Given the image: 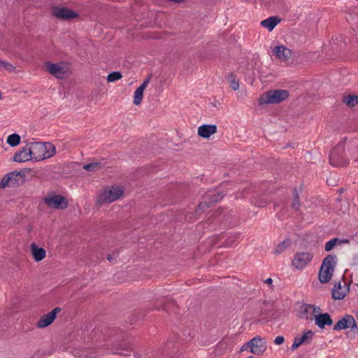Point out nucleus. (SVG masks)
I'll use <instances>...</instances> for the list:
<instances>
[{
    "label": "nucleus",
    "instance_id": "nucleus-29",
    "mask_svg": "<svg viewBox=\"0 0 358 358\" xmlns=\"http://www.w3.org/2000/svg\"><path fill=\"white\" fill-rule=\"evenodd\" d=\"M289 243L287 241H282L275 248L274 253L275 255H280L283 252L285 249L288 247Z\"/></svg>",
    "mask_w": 358,
    "mask_h": 358
},
{
    "label": "nucleus",
    "instance_id": "nucleus-34",
    "mask_svg": "<svg viewBox=\"0 0 358 358\" xmlns=\"http://www.w3.org/2000/svg\"><path fill=\"white\" fill-rule=\"evenodd\" d=\"M334 152H331L330 156H329V159H330V162L331 164L334 165V166H338L339 165L338 164H336V163H334Z\"/></svg>",
    "mask_w": 358,
    "mask_h": 358
},
{
    "label": "nucleus",
    "instance_id": "nucleus-6",
    "mask_svg": "<svg viewBox=\"0 0 358 358\" xmlns=\"http://www.w3.org/2000/svg\"><path fill=\"white\" fill-rule=\"evenodd\" d=\"M313 255L310 252H298L292 260L291 266L296 270H303L312 261Z\"/></svg>",
    "mask_w": 358,
    "mask_h": 358
},
{
    "label": "nucleus",
    "instance_id": "nucleus-35",
    "mask_svg": "<svg viewBox=\"0 0 358 358\" xmlns=\"http://www.w3.org/2000/svg\"><path fill=\"white\" fill-rule=\"evenodd\" d=\"M354 264H358V255H355L353 258Z\"/></svg>",
    "mask_w": 358,
    "mask_h": 358
},
{
    "label": "nucleus",
    "instance_id": "nucleus-5",
    "mask_svg": "<svg viewBox=\"0 0 358 358\" xmlns=\"http://www.w3.org/2000/svg\"><path fill=\"white\" fill-rule=\"evenodd\" d=\"M124 190L119 186H112L103 189L98 196L99 203H110L121 198Z\"/></svg>",
    "mask_w": 358,
    "mask_h": 358
},
{
    "label": "nucleus",
    "instance_id": "nucleus-30",
    "mask_svg": "<svg viewBox=\"0 0 358 358\" xmlns=\"http://www.w3.org/2000/svg\"><path fill=\"white\" fill-rule=\"evenodd\" d=\"M99 166L98 163H92L85 165L83 168L87 171H94Z\"/></svg>",
    "mask_w": 358,
    "mask_h": 358
},
{
    "label": "nucleus",
    "instance_id": "nucleus-9",
    "mask_svg": "<svg viewBox=\"0 0 358 358\" xmlns=\"http://www.w3.org/2000/svg\"><path fill=\"white\" fill-rule=\"evenodd\" d=\"M52 14L57 18L62 20H70L78 16L77 12L66 7H55Z\"/></svg>",
    "mask_w": 358,
    "mask_h": 358
},
{
    "label": "nucleus",
    "instance_id": "nucleus-15",
    "mask_svg": "<svg viewBox=\"0 0 358 358\" xmlns=\"http://www.w3.org/2000/svg\"><path fill=\"white\" fill-rule=\"evenodd\" d=\"M314 332L311 330L306 331L302 336H297L294 338L293 344L291 347L292 350H295L303 344H308L311 342Z\"/></svg>",
    "mask_w": 358,
    "mask_h": 358
},
{
    "label": "nucleus",
    "instance_id": "nucleus-25",
    "mask_svg": "<svg viewBox=\"0 0 358 358\" xmlns=\"http://www.w3.org/2000/svg\"><path fill=\"white\" fill-rule=\"evenodd\" d=\"M343 101L348 106L352 107L358 103V96L355 95H348L344 98Z\"/></svg>",
    "mask_w": 358,
    "mask_h": 358
},
{
    "label": "nucleus",
    "instance_id": "nucleus-10",
    "mask_svg": "<svg viewBox=\"0 0 358 358\" xmlns=\"http://www.w3.org/2000/svg\"><path fill=\"white\" fill-rule=\"evenodd\" d=\"M346 329H357V322L352 315H346L334 327V329L336 331Z\"/></svg>",
    "mask_w": 358,
    "mask_h": 358
},
{
    "label": "nucleus",
    "instance_id": "nucleus-31",
    "mask_svg": "<svg viewBox=\"0 0 358 358\" xmlns=\"http://www.w3.org/2000/svg\"><path fill=\"white\" fill-rule=\"evenodd\" d=\"M285 341V338L283 336H278L277 337H275V340H274V343L275 345H280L281 344H282Z\"/></svg>",
    "mask_w": 358,
    "mask_h": 358
},
{
    "label": "nucleus",
    "instance_id": "nucleus-26",
    "mask_svg": "<svg viewBox=\"0 0 358 358\" xmlns=\"http://www.w3.org/2000/svg\"><path fill=\"white\" fill-rule=\"evenodd\" d=\"M229 85L231 88L234 90H237L239 88V81L236 79V76L234 74H230L227 77Z\"/></svg>",
    "mask_w": 358,
    "mask_h": 358
},
{
    "label": "nucleus",
    "instance_id": "nucleus-22",
    "mask_svg": "<svg viewBox=\"0 0 358 358\" xmlns=\"http://www.w3.org/2000/svg\"><path fill=\"white\" fill-rule=\"evenodd\" d=\"M280 22V20L278 17H270L262 21L261 25L271 31Z\"/></svg>",
    "mask_w": 358,
    "mask_h": 358
},
{
    "label": "nucleus",
    "instance_id": "nucleus-11",
    "mask_svg": "<svg viewBox=\"0 0 358 358\" xmlns=\"http://www.w3.org/2000/svg\"><path fill=\"white\" fill-rule=\"evenodd\" d=\"M320 310L319 306L310 304H302L299 308L300 317L306 320H313Z\"/></svg>",
    "mask_w": 358,
    "mask_h": 358
},
{
    "label": "nucleus",
    "instance_id": "nucleus-18",
    "mask_svg": "<svg viewBox=\"0 0 358 358\" xmlns=\"http://www.w3.org/2000/svg\"><path fill=\"white\" fill-rule=\"evenodd\" d=\"M349 291V287L346 282L342 285L341 282L335 285L332 290V297L334 299H343Z\"/></svg>",
    "mask_w": 358,
    "mask_h": 358
},
{
    "label": "nucleus",
    "instance_id": "nucleus-3",
    "mask_svg": "<svg viewBox=\"0 0 358 358\" xmlns=\"http://www.w3.org/2000/svg\"><path fill=\"white\" fill-rule=\"evenodd\" d=\"M43 68L52 76L58 79H64L71 73L70 66L66 63H52L45 62L43 64Z\"/></svg>",
    "mask_w": 358,
    "mask_h": 358
},
{
    "label": "nucleus",
    "instance_id": "nucleus-32",
    "mask_svg": "<svg viewBox=\"0 0 358 358\" xmlns=\"http://www.w3.org/2000/svg\"><path fill=\"white\" fill-rule=\"evenodd\" d=\"M248 349L250 350V346L249 345V341L247 342L245 344H244L243 345H242V347L241 348V352H243V351H246L248 350Z\"/></svg>",
    "mask_w": 358,
    "mask_h": 358
},
{
    "label": "nucleus",
    "instance_id": "nucleus-27",
    "mask_svg": "<svg viewBox=\"0 0 358 358\" xmlns=\"http://www.w3.org/2000/svg\"><path fill=\"white\" fill-rule=\"evenodd\" d=\"M122 74L118 71H114L109 73L107 76V81L108 83H113L117 80H119L122 78Z\"/></svg>",
    "mask_w": 358,
    "mask_h": 358
},
{
    "label": "nucleus",
    "instance_id": "nucleus-37",
    "mask_svg": "<svg viewBox=\"0 0 358 358\" xmlns=\"http://www.w3.org/2000/svg\"><path fill=\"white\" fill-rule=\"evenodd\" d=\"M357 285H358V284H357Z\"/></svg>",
    "mask_w": 358,
    "mask_h": 358
},
{
    "label": "nucleus",
    "instance_id": "nucleus-23",
    "mask_svg": "<svg viewBox=\"0 0 358 358\" xmlns=\"http://www.w3.org/2000/svg\"><path fill=\"white\" fill-rule=\"evenodd\" d=\"M21 137L17 134H12L7 137L6 143L11 147H15L20 143Z\"/></svg>",
    "mask_w": 358,
    "mask_h": 358
},
{
    "label": "nucleus",
    "instance_id": "nucleus-14",
    "mask_svg": "<svg viewBox=\"0 0 358 358\" xmlns=\"http://www.w3.org/2000/svg\"><path fill=\"white\" fill-rule=\"evenodd\" d=\"M61 309L55 308L48 314L43 315L37 322V327L39 328H45L53 322L56 318L57 314L59 313Z\"/></svg>",
    "mask_w": 358,
    "mask_h": 358
},
{
    "label": "nucleus",
    "instance_id": "nucleus-16",
    "mask_svg": "<svg viewBox=\"0 0 358 358\" xmlns=\"http://www.w3.org/2000/svg\"><path fill=\"white\" fill-rule=\"evenodd\" d=\"M30 252L33 259L36 262H41L46 257L45 250L43 247L38 245L36 243H31Z\"/></svg>",
    "mask_w": 358,
    "mask_h": 358
},
{
    "label": "nucleus",
    "instance_id": "nucleus-17",
    "mask_svg": "<svg viewBox=\"0 0 358 358\" xmlns=\"http://www.w3.org/2000/svg\"><path fill=\"white\" fill-rule=\"evenodd\" d=\"M217 131L215 124H202L197 129V134L203 138H209Z\"/></svg>",
    "mask_w": 358,
    "mask_h": 358
},
{
    "label": "nucleus",
    "instance_id": "nucleus-13",
    "mask_svg": "<svg viewBox=\"0 0 358 358\" xmlns=\"http://www.w3.org/2000/svg\"><path fill=\"white\" fill-rule=\"evenodd\" d=\"M30 160H34L31 155L29 143L26 146L22 148L20 150L15 152L13 156V161L19 163L26 162Z\"/></svg>",
    "mask_w": 358,
    "mask_h": 358
},
{
    "label": "nucleus",
    "instance_id": "nucleus-12",
    "mask_svg": "<svg viewBox=\"0 0 358 358\" xmlns=\"http://www.w3.org/2000/svg\"><path fill=\"white\" fill-rule=\"evenodd\" d=\"M315 324L320 329H324L327 326L330 327L333 324V320L329 313H322L321 308L316 313L314 317Z\"/></svg>",
    "mask_w": 358,
    "mask_h": 358
},
{
    "label": "nucleus",
    "instance_id": "nucleus-24",
    "mask_svg": "<svg viewBox=\"0 0 358 358\" xmlns=\"http://www.w3.org/2000/svg\"><path fill=\"white\" fill-rule=\"evenodd\" d=\"M348 243V240L341 241L338 238H333L329 241L325 245V250L329 252L331 251L337 243Z\"/></svg>",
    "mask_w": 358,
    "mask_h": 358
},
{
    "label": "nucleus",
    "instance_id": "nucleus-1",
    "mask_svg": "<svg viewBox=\"0 0 358 358\" xmlns=\"http://www.w3.org/2000/svg\"><path fill=\"white\" fill-rule=\"evenodd\" d=\"M33 159L41 161L50 158L55 154V148L50 143L31 142L29 143Z\"/></svg>",
    "mask_w": 358,
    "mask_h": 358
},
{
    "label": "nucleus",
    "instance_id": "nucleus-8",
    "mask_svg": "<svg viewBox=\"0 0 358 358\" xmlns=\"http://www.w3.org/2000/svg\"><path fill=\"white\" fill-rule=\"evenodd\" d=\"M45 203L50 208L63 209L67 207L66 200L61 195H50L45 199Z\"/></svg>",
    "mask_w": 358,
    "mask_h": 358
},
{
    "label": "nucleus",
    "instance_id": "nucleus-2",
    "mask_svg": "<svg viewBox=\"0 0 358 358\" xmlns=\"http://www.w3.org/2000/svg\"><path fill=\"white\" fill-rule=\"evenodd\" d=\"M337 259L336 256L329 255L322 262L319 271V280L322 283H327L331 279Z\"/></svg>",
    "mask_w": 358,
    "mask_h": 358
},
{
    "label": "nucleus",
    "instance_id": "nucleus-19",
    "mask_svg": "<svg viewBox=\"0 0 358 358\" xmlns=\"http://www.w3.org/2000/svg\"><path fill=\"white\" fill-rule=\"evenodd\" d=\"M272 53L282 61H286L292 55L291 50L284 45L275 46L272 50Z\"/></svg>",
    "mask_w": 358,
    "mask_h": 358
},
{
    "label": "nucleus",
    "instance_id": "nucleus-4",
    "mask_svg": "<svg viewBox=\"0 0 358 358\" xmlns=\"http://www.w3.org/2000/svg\"><path fill=\"white\" fill-rule=\"evenodd\" d=\"M289 92L285 90H270L264 93L259 99L260 105L275 104L285 101Z\"/></svg>",
    "mask_w": 358,
    "mask_h": 358
},
{
    "label": "nucleus",
    "instance_id": "nucleus-28",
    "mask_svg": "<svg viewBox=\"0 0 358 358\" xmlns=\"http://www.w3.org/2000/svg\"><path fill=\"white\" fill-rule=\"evenodd\" d=\"M15 69L14 66L5 61L0 60V70L12 72Z\"/></svg>",
    "mask_w": 358,
    "mask_h": 358
},
{
    "label": "nucleus",
    "instance_id": "nucleus-7",
    "mask_svg": "<svg viewBox=\"0 0 358 358\" xmlns=\"http://www.w3.org/2000/svg\"><path fill=\"white\" fill-rule=\"evenodd\" d=\"M250 352L255 355H263L267 348V343L264 338L256 336L249 341Z\"/></svg>",
    "mask_w": 358,
    "mask_h": 358
},
{
    "label": "nucleus",
    "instance_id": "nucleus-21",
    "mask_svg": "<svg viewBox=\"0 0 358 358\" xmlns=\"http://www.w3.org/2000/svg\"><path fill=\"white\" fill-rule=\"evenodd\" d=\"M18 176V173L15 172H10L3 176L0 182V187L5 188L10 187L16 182V178Z\"/></svg>",
    "mask_w": 358,
    "mask_h": 358
},
{
    "label": "nucleus",
    "instance_id": "nucleus-20",
    "mask_svg": "<svg viewBox=\"0 0 358 358\" xmlns=\"http://www.w3.org/2000/svg\"><path fill=\"white\" fill-rule=\"evenodd\" d=\"M150 82V79L148 78L143 81V83L135 90L134 95V103L136 106H138L143 97V92L145 88L147 87L148 83Z\"/></svg>",
    "mask_w": 358,
    "mask_h": 358
},
{
    "label": "nucleus",
    "instance_id": "nucleus-36",
    "mask_svg": "<svg viewBox=\"0 0 358 358\" xmlns=\"http://www.w3.org/2000/svg\"><path fill=\"white\" fill-rule=\"evenodd\" d=\"M272 281H273V280H272V279H271V278H268V279H266V282L267 284H271V283H272Z\"/></svg>",
    "mask_w": 358,
    "mask_h": 358
},
{
    "label": "nucleus",
    "instance_id": "nucleus-33",
    "mask_svg": "<svg viewBox=\"0 0 358 358\" xmlns=\"http://www.w3.org/2000/svg\"><path fill=\"white\" fill-rule=\"evenodd\" d=\"M299 206V199L296 198L292 203V207L298 210Z\"/></svg>",
    "mask_w": 358,
    "mask_h": 358
}]
</instances>
